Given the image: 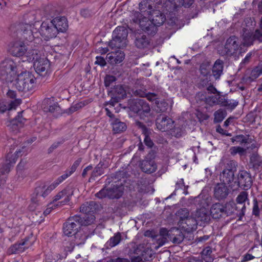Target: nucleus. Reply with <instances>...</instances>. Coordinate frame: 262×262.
Here are the masks:
<instances>
[{"label":"nucleus","instance_id":"f704fd0d","mask_svg":"<svg viewBox=\"0 0 262 262\" xmlns=\"http://www.w3.org/2000/svg\"><path fill=\"white\" fill-rule=\"evenodd\" d=\"M22 112H18V115L10 122L11 127L17 130L21 127L25 122L26 119L22 116Z\"/></svg>","mask_w":262,"mask_h":262},{"label":"nucleus","instance_id":"5701e85b","mask_svg":"<svg viewBox=\"0 0 262 262\" xmlns=\"http://www.w3.org/2000/svg\"><path fill=\"white\" fill-rule=\"evenodd\" d=\"M51 21L59 32H65L69 28L68 21L64 16L56 17Z\"/></svg>","mask_w":262,"mask_h":262},{"label":"nucleus","instance_id":"4c0bfd02","mask_svg":"<svg viewBox=\"0 0 262 262\" xmlns=\"http://www.w3.org/2000/svg\"><path fill=\"white\" fill-rule=\"evenodd\" d=\"M113 129L116 133H120L125 131L127 126L124 122L120 121L118 119H115L112 122Z\"/></svg>","mask_w":262,"mask_h":262},{"label":"nucleus","instance_id":"c756f323","mask_svg":"<svg viewBox=\"0 0 262 262\" xmlns=\"http://www.w3.org/2000/svg\"><path fill=\"white\" fill-rule=\"evenodd\" d=\"M20 99H15L10 102L4 103L0 101V114L4 113L7 110L14 109L21 103Z\"/></svg>","mask_w":262,"mask_h":262},{"label":"nucleus","instance_id":"c9c22d12","mask_svg":"<svg viewBox=\"0 0 262 262\" xmlns=\"http://www.w3.org/2000/svg\"><path fill=\"white\" fill-rule=\"evenodd\" d=\"M108 189V198L110 199H115L120 198L123 193L122 187L117 185H113V186Z\"/></svg>","mask_w":262,"mask_h":262},{"label":"nucleus","instance_id":"09e8293b","mask_svg":"<svg viewBox=\"0 0 262 262\" xmlns=\"http://www.w3.org/2000/svg\"><path fill=\"white\" fill-rule=\"evenodd\" d=\"M248 199V193L245 191H242L241 192L236 199V201L238 204V206H240L241 208L242 205H245V202Z\"/></svg>","mask_w":262,"mask_h":262},{"label":"nucleus","instance_id":"f03ea898","mask_svg":"<svg viewBox=\"0 0 262 262\" xmlns=\"http://www.w3.org/2000/svg\"><path fill=\"white\" fill-rule=\"evenodd\" d=\"M36 85V78L30 72H25L18 75L15 87L19 91L31 92L35 89Z\"/></svg>","mask_w":262,"mask_h":262},{"label":"nucleus","instance_id":"72a5a7b5","mask_svg":"<svg viewBox=\"0 0 262 262\" xmlns=\"http://www.w3.org/2000/svg\"><path fill=\"white\" fill-rule=\"evenodd\" d=\"M223 61L222 60L217 59L216 60L212 67V74L215 79L220 78L223 74Z\"/></svg>","mask_w":262,"mask_h":262},{"label":"nucleus","instance_id":"20e7f679","mask_svg":"<svg viewBox=\"0 0 262 262\" xmlns=\"http://www.w3.org/2000/svg\"><path fill=\"white\" fill-rule=\"evenodd\" d=\"M237 163L234 160L228 161L226 163L224 169L221 172L220 180L222 183L231 186L235 177L234 173L236 171Z\"/></svg>","mask_w":262,"mask_h":262},{"label":"nucleus","instance_id":"b1692460","mask_svg":"<svg viewBox=\"0 0 262 262\" xmlns=\"http://www.w3.org/2000/svg\"><path fill=\"white\" fill-rule=\"evenodd\" d=\"M51 185H48L46 183H40L35 190V193L37 198L42 197L45 199L51 192L54 190Z\"/></svg>","mask_w":262,"mask_h":262},{"label":"nucleus","instance_id":"c85d7f7f","mask_svg":"<svg viewBox=\"0 0 262 262\" xmlns=\"http://www.w3.org/2000/svg\"><path fill=\"white\" fill-rule=\"evenodd\" d=\"M97 207L98 205L94 201L86 202L81 206L80 211L84 214H94Z\"/></svg>","mask_w":262,"mask_h":262},{"label":"nucleus","instance_id":"6ab92c4d","mask_svg":"<svg viewBox=\"0 0 262 262\" xmlns=\"http://www.w3.org/2000/svg\"><path fill=\"white\" fill-rule=\"evenodd\" d=\"M214 196L218 201L224 200L227 198L230 192V189L224 183H217L214 187Z\"/></svg>","mask_w":262,"mask_h":262},{"label":"nucleus","instance_id":"4468645a","mask_svg":"<svg viewBox=\"0 0 262 262\" xmlns=\"http://www.w3.org/2000/svg\"><path fill=\"white\" fill-rule=\"evenodd\" d=\"M251 174L246 170H240L238 174V185L244 190H248L252 185Z\"/></svg>","mask_w":262,"mask_h":262},{"label":"nucleus","instance_id":"aec40b11","mask_svg":"<svg viewBox=\"0 0 262 262\" xmlns=\"http://www.w3.org/2000/svg\"><path fill=\"white\" fill-rule=\"evenodd\" d=\"M134 45L138 49H144L150 46V39L149 37L142 33L135 35Z\"/></svg>","mask_w":262,"mask_h":262},{"label":"nucleus","instance_id":"a19ab883","mask_svg":"<svg viewBox=\"0 0 262 262\" xmlns=\"http://www.w3.org/2000/svg\"><path fill=\"white\" fill-rule=\"evenodd\" d=\"M13 75L0 64V79L6 82H11L13 79Z\"/></svg>","mask_w":262,"mask_h":262},{"label":"nucleus","instance_id":"bb28decb","mask_svg":"<svg viewBox=\"0 0 262 262\" xmlns=\"http://www.w3.org/2000/svg\"><path fill=\"white\" fill-rule=\"evenodd\" d=\"M195 219L197 222L201 226L205 223H207L210 221V215L208 214L207 210L203 208L198 210L195 213Z\"/></svg>","mask_w":262,"mask_h":262},{"label":"nucleus","instance_id":"2eb2a0df","mask_svg":"<svg viewBox=\"0 0 262 262\" xmlns=\"http://www.w3.org/2000/svg\"><path fill=\"white\" fill-rule=\"evenodd\" d=\"M112 99L110 104L113 106L126 96V91L122 85H116L111 91Z\"/></svg>","mask_w":262,"mask_h":262},{"label":"nucleus","instance_id":"39448f33","mask_svg":"<svg viewBox=\"0 0 262 262\" xmlns=\"http://www.w3.org/2000/svg\"><path fill=\"white\" fill-rule=\"evenodd\" d=\"M134 16L136 19H134V21L138 22L140 28L145 32L150 35L157 32V27L152 20L145 16L142 17L143 15L138 12H135Z\"/></svg>","mask_w":262,"mask_h":262},{"label":"nucleus","instance_id":"4be33fe9","mask_svg":"<svg viewBox=\"0 0 262 262\" xmlns=\"http://www.w3.org/2000/svg\"><path fill=\"white\" fill-rule=\"evenodd\" d=\"M179 224L185 231L190 232L196 229L198 223L195 217L189 215L185 220L179 222Z\"/></svg>","mask_w":262,"mask_h":262},{"label":"nucleus","instance_id":"603ef678","mask_svg":"<svg viewBox=\"0 0 262 262\" xmlns=\"http://www.w3.org/2000/svg\"><path fill=\"white\" fill-rule=\"evenodd\" d=\"M230 152L231 155L235 156L238 154L241 156L243 155L246 151V149L239 146H233L230 148Z\"/></svg>","mask_w":262,"mask_h":262},{"label":"nucleus","instance_id":"f257e3e1","mask_svg":"<svg viewBox=\"0 0 262 262\" xmlns=\"http://www.w3.org/2000/svg\"><path fill=\"white\" fill-rule=\"evenodd\" d=\"M130 110L138 115L141 119L152 118L154 115L148 103L143 99L130 100L129 102Z\"/></svg>","mask_w":262,"mask_h":262},{"label":"nucleus","instance_id":"864d4df0","mask_svg":"<svg viewBox=\"0 0 262 262\" xmlns=\"http://www.w3.org/2000/svg\"><path fill=\"white\" fill-rule=\"evenodd\" d=\"M177 214V216L179 217V222H180L182 221V220H185L189 216V212L187 209L182 208L178 211Z\"/></svg>","mask_w":262,"mask_h":262},{"label":"nucleus","instance_id":"a878e982","mask_svg":"<svg viewBox=\"0 0 262 262\" xmlns=\"http://www.w3.org/2000/svg\"><path fill=\"white\" fill-rule=\"evenodd\" d=\"M124 53L120 50H117L107 54L108 61L111 64H117L121 62L124 58Z\"/></svg>","mask_w":262,"mask_h":262},{"label":"nucleus","instance_id":"412c9836","mask_svg":"<svg viewBox=\"0 0 262 262\" xmlns=\"http://www.w3.org/2000/svg\"><path fill=\"white\" fill-rule=\"evenodd\" d=\"M31 245L32 243L29 242V238H26L20 243H16L11 246L8 250V252L10 254L19 253L24 252Z\"/></svg>","mask_w":262,"mask_h":262},{"label":"nucleus","instance_id":"8fccbe9b","mask_svg":"<svg viewBox=\"0 0 262 262\" xmlns=\"http://www.w3.org/2000/svg\"><path fill=\"white\" fill-rule=\"evenodd\" d=\"M210 67L208 62H204L200 67V71L204 76H206L210 74Z\"/></svg>","mask_w":262,"mask_h":262},{"label":"nucleus","instance_id":"5fc2aeb1","mask_svg":"<svg viewBox=\"0 0 262 262\" xmlns=\"http://www.w3.org/2000/svg\"><path fill=\"white\" fill-rule=\"evenodd\" d=\"M214 122L215 123L221 122L225 118L224 112L219 110L214 113Z\"/></svg>","mask_w":262,"mask_h":262},{"label":"nucleus","instance_id":"0e129e2a","mask_svg":"<svg viewBox=\"0 0 262 262\" xmlns=\"http://www.w3.org/2000/svg\"><path fill=\"white\" fill-rule=\"evenodd\" d=\"M108 189L103 188L96 194V196L99 198H108Z\"/></svg>","mask_w":262,"mask_h":262},{"label":"nucleus","instance_id":"ddd939ff","mask_svg":"<svg viewBox=\"0 0 262 262\" xmlns=\"http://www.w3.org/2000/svg\"><path fill=\"white\" fill-rule=\"evenodd\" d=\"M40 33L47 39L55 37L59 33L58 29L55 27L53 23L51 21L47 23L43 22L40 27Z\"/></svg>","mask_w":262,"mask_h":262},{"label":"nucleus","instance_id":"79ce46f5","mask_svg":"<svg viewBox=\"0 0 262 262\" xmlns=\"http://www.w3.org/2000/svg\"><path fill=\"white\" fill-rule=\"evenodd\" d=\"M262 74V64H258L251 71L250 76L247 78L250 81H254Z\"/></svg>","mask_w":262,"mask_h":262},{"label":"nucleus","instance_id":"7ed1b4c3","mask_svg":"<svg viewBox=\"0 0 262 262\" xmlns=\"http://www.w3.org/2000/svg\"><path fill=\"white\" fill-rule=\"evenodd\" d=\"M128 31L124 27H117L113 31V39L109 43L112 49H121L125 47L127 45Z\"/></svg>","mask_w":262,"mask_h":262},{"label":"nucleus","instance_id":"6e6552de","mask_svg":"<svg viewBox=\"0 0 262 262\" xmlns=\"http://www.w3.org/2000/svg\"><path fill=\"white\" fill-rule=\"evenodd\" d=\"M223 206L224 207V215L225 217L236 214L241 219L245 215L246 210L245 205H242V207L241 208L240 206L236 205L233 201H231L227 202L225 204L223 203Z\"/></svg>","mask_w":262,"mask_h":262},{"label":"nucleus","instance_id":"dca6fc26","mask_svg":"<svg viewBox=\"0 0 262 262\" xmlns=\"http://www.w3.org/2000/svg\"><path fill=\"white\" fill-rule=\"evenodd\" d=\"M174 121L168 117L160 115L156 120L157 128L162 132H166L173 129Z\"/></svg>","mask_w":262,"mask_h":262},{"label":"nucleus","instance_id":"774afa93","mask_svg":"<svg viewBox=\"0 0 262 262\" xmlns=\"http://www.w3.org/2000/svg\"><path fill=\"white\" fill-rule=\"evenodd\" d=\"M133 94L135 96H139L140 97H145L146 92L145 91L139 90H133Z\"/></svg>","mask_w":262,"mask_h":262},{"label":"nucleus","instance_id":"cd10ccee","mask_svg":"<svg viewBox=\"0 0 262 262\" xmlns=\"http://www.w3.org/2000/svg\"><path fill=\"white\" fill-rule=\"evenodd\" d=\"M0 64L2 66V68L6 69V71L9 72L12 75L14 76L16 72V64L14 60L10 58H7L2 61Z\"/></svg>","mask_w":262,"mask_h":262},{"label":"nucleus","instance_id":"e433bc0d","mask_svg":"<svg viewBox=\"0 0 262 262\" xmlns=\"http://www.w3.org/2000/svg\"><path fill=\"white\" fill-rule=\"evenodd\" d=\"M198 96H203V98L205 99V102L209 105H213L220 104L221 105V101L223 97H221L219 95L215 96H211L206 98L203 93H200L198 94Z\"/></svg>","mask_w":262,"mask_h":262},{"label":"nucleus","instance_id":"49530a36","mask_svg":"<svg viewBox=\"0 0 262 262\" xmlns=\"http://www.w3.org/2000/svg\"><path fill=\"white\" fill-rule=\"evenodd\" d=\"M238 104V102L236 100H228L225 98H223L221 101V105L225 106L231 110L234 109Z\"/></svg>","mask_w":262,"mask_h":262},{"label":"nucleus","instance_id":"69168bd1","mask_svg":"<svg viewBox=\"0 0 262 262\" xmlns=\"http://www.w3.org/2000/svg\"><path fill=\"white\" fill-rule=\"evenodd\" d=\"M145 97H146L149 101H153L154 100H157V99L159 98V96L158 94L155 93H146Z\"/></svg>","mask_w":262,"mask_h":262},{"label":"nucleus","instance_id":"0eeeda50","mask_svg":"<svg viewBox=\"0 0 262 262\" xmlns=\"http://www.w3.org/2000/svg\"><path fill=\"white\" fill-rule=\"evenodd\" d=\"M7 51L13 56L21 57L27 53V47L23 41L14 40L9 43Z\"/></svg>","mask_w":262,"mask_h":262},{"label":"nucleus","instance_id":"473e14b6","mask_svg":"<svg viewBox=\"0 0 262 262\" xmlns=\"http://www.w3.org/2000/svg\"><path fill=\"white\" fill-rule=\"evenodd\" d=\"M139 7L141 12L144 13L145 15H149L154 11L151 0H143L139 4Z\"/></svg>","mask_w":262,"mask_h":262},{"label":"nucleus","instance_id":"423d86ee","mask_svg":"<svg viewBox=\"0 0 262 262\" xmlns=\"http://www.w3.org/2000/svg\"><path fill=\"white\" fill-rule=\"evenodd\" d=\"M80 216L74 215L70 217L63 224V231L64 234L68 236H72L75 235L80 227L79 220Z\"/></svg>","mask_w":262,"mask_h":262},{"label":"nucleus","instance_id":"680f3d73","mask_svg":"<svg viewBox=\"0 0 262 262\" xmlns=\"http://www.w3.org/2000/svg\"><path fill=\"white\" fill-rule=\"evenodd\" d=\"M172 130L171 133L172 136H175L177 138H179L182 136L184 134V130L182 128L180 127H175L174 128L172 129Z\"/></svg>","mask_w":262,"mask_h":262},{"label":"nucleus","instance_id":"de8ad7c7","mask_svg":"<svg viewBox=\"0 0 262 262\" xmlns=\"http://www.w3.org/2000/svg\"><path fill=\"white\" fill-rule=\"evenodd\" d=\"M15 163V161L14 159L12 161L10 160H9L8 161V160H7L6 163L3 164L0 168V173H1V174L4 175L6 173H8L10 171L11 164Z\"/></svg>","mask_w":262,"mask_h":262},{"label":"nucleus","instance_id":"4d7b16f0","mask_svg":"<svg viewBox=\"0 0 262 262\" xmlns=\"http://www.w3.org/2000/svg\"><path fill=\"white\" fill-rule=\"evenodd\" d=\"M155 239L156 240L157 243L158 244V246L156 247L157 249L164 245L167 242V238L166 237L158 235L157 234L156 235Z\"/></svg>","mask_w":262,"mask_h":262},{"label":"nucleus","instance_id":"3c124183","mask_svg":"<svg viewBox=\"0 0 262 262\" xmlns=\"http://www.w3.org/2000/svg\"><path fill=\"white\" fill-rule=\"evenodd\" d=\"M103 173V164L99 163L94 168L91 174V178H94Z\"/></svg>","mask_w":262,"mask_h":262},{"label":"nucleus","instance_id":"f8f14e48","mask_svg":"<svg viewBox=\"0 0 262 262\" xmlns=\"http://www.w3.org/2000/svg\"><path fill=\"white\" fill-rule=\"evenodd\" d=\"M20 29L22 32L21 35L24 38L29 41H32L37 34V29L35 27L34 24H21L20 25Z\"/></svg>","mask_w":262,"mask_h":262},{"label":"nucleus","instance_id":"1a4fd4ad","mask_svg":"<svg viewBox=\"0 0 262 262\" xmlns=\"http://www.w3.org/2000/svg\"><path fill=\"white\" fill-rule=\"evenodd\" d=\"M30 59L34 60V67L37 74L42 76L46 73L49 67V61L46 58H38L37 51L33 50L32 57Z\"/></svg>","mask_w":262,"mask_h":262},{"label":"nucleus","instance_id":"13d9d810","mask_svg":"<svg viewBox=\"0 0 262 262\" xmlns=\"http://www.w3.org/2000/svg\"><path fill=\"white\" fill-rule=\"evenodd\" d=\"M116 78L113 75H107L105 76L104 79V84L106 87L110 86L115 82Z\"/></svg>","mask_w":262,"mask_h":262},{"label":"nucleus","instance_id":"58836bf2","mask_svg":"<svg viewBox=\"0 0 262 262\" xmlns=\"http://www.w3.org/2000/svg\"><path fill=\"white\" fill-rule=\"evenodd\" d=\"M95 221V216L93 213L84 214L83 216H80V220H79L80 226L92 225L94 223Z\"/></svg>","mask_w":262,"mask_h":262},{"label":"nucleus","instance_id":"a211bd4d","mask_svg":"<svg viewBox=\"0 0 262 262\" xmlns=\"http://www.w3.org/2000/svg\"><path fill=\"white\" fill-rule=\"evenodd\" d=\"M151 156L149 154L144 160L141 161L140 166L141 170L147 173H151L156 171L157 170V165L154 160L151 158Z\"/></svg>","mask_w":262,"mask_h":262},{"label":"nucleus","instance_id":"c03bdc74","mask_svg":"<svg viewBox=\"0 0 262 262\" xmlns=\"http://www.w3.org/2000/svg\"><path fill=\"white\" fill-rule=\"evenodd\" d=\"M231 140L233 143L235 142L236 144H243L250 143L249 136L243 135H237L232 138Z\"/></svg>","mask_w":262,"mask_h":262},{"label":"nucleus","instance_id":"2f4dec72","mask_svg":"<svg viewBox=\"0 0 262 262\" xmlns=\"http://www.w3.org/2000/svg\"><path fill=\"white\" fill-rule=\"evenodd\" d=\"M149 15L152 17V21L156 27L162 25L165 20L164 15L159 11L154 10Z\"/></svg>","mask_w":262,"mask_h":262},{"label":"nucleus","instance_id":"ea45409f","mask_svg":"<svg viewBox=\"0 0 262 262\" xmlns=\"http://www.w3.org/2000/svg\"><path fill=\"white\" fill-rule=\"evenodd\" d=\"M212 251L211 248L207 246L201 252L203 260L206 262H212L214 260V257L212 254Z\"/></svg>","mask_w":262,"mask_h":262},{"label":"nucleus","instance_id":"f3484780","mask_svg":"<svg viewBox=\"0 0 262 262\" xmlns=\"http://www.w3.org/2000/svg\"><path fill=\"white\" fill-rule=\"evenodd\" d=\"M73 195V190L71 187H67L61 191L59 192L54 197L53 202H56L60 199L63 200L59 202L56 206H62L68 203L71 200V196Z\"/></svg>","mask_w":262,"mask_h":262},{"label":"nucleus","instance_id":"7c9ffc66","mask_svg":"<svg viewBox=\"0 0 262 262\" xmlns=\"http://www.w3.org/2000/svg\"><path fill=\"white\" fill-rule=\"evenodd\" d=\"M136 124L142 129V132L145 136L144 142L145 143V145L149 148L152 147L154 145V143L148 135V129L147 127L145 125L139 121H136Z\"/></svg>","mask_w":262,"mask_h":262},{"label":"nucleus","instance_id":"9d476101","mask_svg":"<svg viewBox=\"0 0 262 262\" xmlns=\"http://www.w3.org/2000/svg\"><path fill=\"white\" fill-rule=\"evenodd\" d=\"M241 46V43L239 41L237 37L235 36H231L227 39L224 50L221 54L222 55H232L237 52Z\"/></svg>","mask_w":262,"mask_h":262},{"label":"nucleus","instance_id":"6e6d98bb","mask_svg":"<svg viewBox=\"0 0 262 262\" xmlns=\"http://www.w3.org/2000/svg\"><path fill=\"white\" fill-rule=\"evenodd\" d=\"M157 108L156 111L158 113L164 112L167 110L168 104L164 101H156Z\"/></svg>","mask_w":262,"mask_h":262},{"label":"nucleus","instance_id":"9b49d317","mask_svg":"<svg viewBox=\"0 0 262 262\" xmlns=\"http://www.w3.org/2000/svg\"><path fill=\"white\" fill-rule=\"evenodd\" d=\"M243 37V43L244 46H249L253 44L255 40L262 42V32L259 30H256L254 33L244 29Z\"/></svg>","mask_w":262,"mask_h":262},{"label":"nucleus","instance_id":"e2e57ef3","mask_svg":"<svg viewBox=\"0 0 262 262\" xmlns=\"http://www.w3.org/2000/svg\"><path fill=\"white\" fill-rule=\"evenodd\" d=\"M153 255V251L151 249H146L142 253L143 258L145 260H149L151 258Z\"/></svg>","mask_w":262,"mask_h":262},{"label":"nucleus","instance_id":"a18cd8bd","mask_svg":"<svg viewBox=\"0 0 262 262\" xmlns=\"http://www.w3.org/2000/svg\"><path fill=\"white\" fill-rule=\"evenodd\" d=\"M48 105L43 107L45 112H49L54 113L59 110V107L57 103H52L50 100H47L45 101Z\"/></svg>","mask_w":262,"mask_h":262},{"label":"nucleus","instance_id":"37998d69","mask_svg":"<svg viewBox=\"0 0 262 262\" xmlns=\"http://www.w3.org/2000/svg\"><path fill=\"white\" fill-rule=\"evenodd\" d=\"M122 239L121 233L117 232L113 237L110 238L106 244L110 247H113L118 245Z\"/></svg>","mask_w":262,"mask_h":262},{"label":"nucleus","instance_id":"338daca9","mask_svg":"<svg viewBox=\"0 0 262 262\" xmlns=\"http://www.w3.org/2000/svg\"><path fill=\"white\" fill-rule=\"evenodd\" d=\"M187 262H203V260L202 257L200 256H190L186 258Z\"/></svg>","mask_w":262,"mask_h":262},{"label":"nucleus","instance_id":"052dcab7","mask_svg":"<svg viewBox=\"0 0 262 262\" xmlns=\"http://www.w3.org/2000/svg\"><path fill=\"white\" fill-rule=\"evenodd\" d=\"M184 235L179 232L178 234H177L174 237H171V241L174 244H180L184 239Z\"/></svg>","mask_w":262,"mask_h":262},{"label":"nucleus","instance_id":"bf43d9fd","mask_svg":"<svg viewBox=\"0 0 262 262\" xmlns=\"http://www.w3.org/2000/svg\"><path fill=\"white\" fill-rule=\"evenodd\" d=\"M252 214L255 216H259L260 215V209L256 199H254L253 200Z\"/></svg>","mask_w":262,"mask_h":262},{"label":"nucleus","instance_id":"393cba45","mask_svg":"<svg viewBox=\"0 0 262 262\" xmlns=\"http://www.w3.org/2000/svg\"><path fill=\"white\" fill-rule=\"evenodd\" d=\"M210 215L213 219H219L225 217L223 203H215L210 208Z\"/></svg>","mask_w":262,"mask_h":262}]
</instances>
